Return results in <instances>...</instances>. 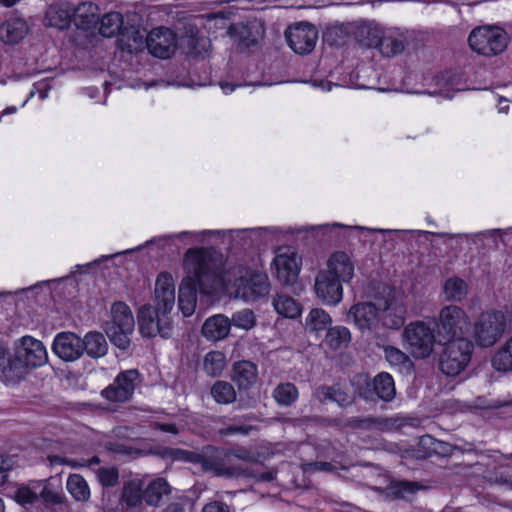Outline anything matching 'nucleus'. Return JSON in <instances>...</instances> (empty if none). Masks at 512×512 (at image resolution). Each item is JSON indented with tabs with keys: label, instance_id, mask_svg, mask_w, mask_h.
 <instances>
[{
	"label": "nucleus",
	"instance_id": "nucleus-1",
	"mask_svg": "<svg viewBox=\"0 0 512 512\" xmlns=\"http://www.w3.org/2000/svg\"><path fill=\"white\" fill-rule=\"evenodd\" d=\"M222 257L217 252L205 249H189L184 258L187 276L183 278L178 294V306L185 317L196 308L197 286L201 292L209 293L226 279L221 277Z\"/></svg>",
	"mask_w": 512,
	"mask_h": 512
},
{
	"label": "nucleus",
	"instance_id": "nucleus-2",
	"mask_svg": "<svg viewBox=\"0 0 512 512\" xmlns=\"http://www.w3.org/2000/svg\"><path fill=\"white\" fill-rule=\"evenodd\" d=\"M154 295L155 306L145 304L138 310L139 331L146 338L157 335L170 338L173 324L169 314L175 304V284L171 274L162 272L158 275Z\"/></svg>",
	"mask_w": 512,
	"mask_h": 512
},
{
	"label": "nucleus",
	"instance_id": "nucleus-3",
	"mask_svg": "<svg viewBox=\"0 0 512 512\" xmlns=\"http://www.w3.org/2000/svg\"><path fill=\"white\" fill-rule=\"evenodd\" d=\"M234 280L231 281L227 275H222L226 282L231 283L235 296L247 302H254L266 297L270 292L268 276L260 271L249 268H237L233 272ZM220 284H224L221 282Z\"/></svg>",
	"mask_w": 512,
	"mask_h": 512
},
{
	"label": "nucleus",
	"instance_id": "nucleus-4",
	"mask_svg": "<svg viewBox=\"0 0 512 512\" xmlns=\"http://www.w3.org/2000/svg\"><path fill=\"white\" fill-rule=\"evenodd\" d=\"M511 311L490 310L482 312L473 325L475 341L481 347L493 346L511 325Z\"/></svg>",
	"mask_w": 512,
	"mask_h": 512
},
{
	"label": "nucleus",
	"instance_id": "nucleus-5",
	"mask_svg": "<svg viewBox=\"0 0 512 512\" xmlns=\"http://www.w3.org/2000/svg\"><path fill=\"white\" fill-rule=\"evenodd\" d=\"M433 324L437 330L438 344L465 338L471 325L466 311L454 304L442 307L437 317L433 318Z\"/></svg>",
	"mask_w": 512,
	"mask_h": 512
},
{
	"label": "nucleus",
	"instance_id": "nucleus-6",
	"mask_svg": "<svg viewBox=\"0 0 512 512\" xmlns=\"http://www.w3.org/2000/svg\"><path fill=\"white\" fill-rule=\"evenodd\" d=\"M403 341L413 357L424 359L429 357L438 343L437 330L432 322L416 320L410 322L403 330Z\"/></svg>",
	"mask_w": 512,
	"mask_h": 512
},
{
	"label": "nucleus",
	"instance_id": "nucleus-7",
	"mask_svg": "<svg viewBox=\"0 0 512 512\" xmlns=\"http://www.w3.org/2000/svg\"><path fill=\"white\" fill-rule=\"evenodd\" d=\"M508 42V34L498 26L476 27L468 37L470 48L488 57L502 53L507 48Z\"/></svg>",
	"mask_w": 512,
	"mask_h": 512
},
{
	"label": "nucleus",
	"instance_id": "nucleus-8",
	"mask_svg": "<svg viewBox=\"0 0 512 512\" xmlns=\"http://www.w3.org/2000/svg\"><path fill=\"white\" fill-rule=\"evenodd\" d=\"M111 317L106 334L115 346L125 350L130 346V335L135 328L133 313L125 302L119 301L112 304Z\"/></svg>",
	"mask_w": 512,
	"mask_h": 512
},
{
	"label": "nucleus",
	"instance_id": "nucleus-9",
	"mask_svg": "<svg viewBox=\"0 0 512 512\" xmlns=\"http://www.w3.org/2000/svg\"><path fill=\"white\" fill-rule=\"evenodd\" d=\"M375 300L379 310V327L399 329L405 323V307L395 297L394 289L386 284L377 287Z\"/></svg>",
	"mask_w": 512,
	"mask_h": 512
},
{
	"label": "nucleus",
	"instance_id": "nucleus-10",
	"mask_svg": "<svg viewBox=\"0 0 512 512\" xmlns=\"http://www.w3.org/2000/svg\"><path fill=\"white\" fill-rule=\"evenodd\" d=\"M203 471L211 473L216 477L228 479L256 477L250 469L242 465L233 464L226 448L211 445L206 446V460H204Z\"/></svg>",
	"mask_w": 512,
	"mask_h": 512
},
{
	"label": "nucleus",
	"instance_id": "nucleus-11",
	"mask_svg": "<svg viewBox=\"0 0 512 512\" xmlns=\"http://www.w3.org/2000/svg\"><path fill=\"white\" fill-rule=\"evenodd\" d=\"M48 355L44 344L31 336H23L15 342L14 355L9 361L11 369L37 368L45 365Z\"/></svg>",
	"mask_w": 512,
	"mask_h": 512
},
{
	"label": "nucleus",
	"instance_id": "nucleus-12",
	"mask_svg": "<svg viewBox=\"0 0 512 512\" xmlns=\"http://www.w3.org/2000/svg\"><path fill=\"white\" fill-rule=\"evenodd\" d=\"M442 344L445 347L439 360L440 370L447 376H456L470 362L473 343L467 338H458Z\"/></svg>",
	"mask_w": 512,
	"mask_h": 512
},
{
	"label": "nucleus",
	"instance_id": "nucleus-13",
	"mask_svg": "<svg viewBox=\"0 0 512 512\" xmlns=\"http://www.w3.org/2000/svg\"><path fill=\"white\" fill-rule=\"evenodd\" d=\"M141 383L138 370L129 369L120 372L113 383L102 390L101 395L110 402L123 403L129 401Z\"/></svg>",
	"mask_w": 512,
	"mask_h": 512
},
{
	"label": "nucleus",
	"instance_id": "nucleus-14",
	"mask_svg": "<svg viewBox=\"0 0 512 512\" xmlns=\"http://www.w3.org/2000/svg\"><path fill=\"white\" fill-rule=\"evenodd\" d=\"M285 37L290 48L297 54H309L315 48L318 31L308 22L297 23L285 31Z\"/></svg>",
	"mask_w": 512,
	"mask_h": 512
},
{
	"label": "nucleus",
	"instance_id": "nucleus-15",
	"mask_svg": "<svg viewBox=\"0 0 512 512\" xmlns=\"http://www.w3.org/2000/svg\"><path fill=\"white\" fill-rule=\"evenodd\" d=\"M342 282L320 270L314 283V291L318 299L325 305L335 306L343 298Z\"/></svg>",
	"mask_w": 512,
	"mask_h": 512
},
{
	"label": "nucleus",
	"instance_id": "nucleus-16",
	"mask_svg": "<svg viewBox=\"0 0 512 512\" xmlns=\"http://www.w3.org/2000/svg\"><path fill=\"white\" fill-rule=\"evenodd\" d=\"M176 45V36L168 28H155L146 37V47L155 57L169 58L175 52Z\"/></svg>",
	"mask_w": 512,
	"mask_h": 512
},
{
	"label": "nucleus",
	"instance_id": "nucleus-17",
	"mask_svg": "<svg viewBox=\"0 0 512 512\" xmlns=\"http://www.w3.org/2000/svg\"><path fill=\"white\" fill-rule=\"evenodd\" d=\"M379 313L374 296L373 301L353 305L348 312V318L353 319L360 330L372 331L379 328Z\"/></svg>",
	"mask_w": 512,
	"mask_h": 512
},
{
	"label": "nucleus",
	"instance_id": "nucleus-18",
	"mask_svg": "<svg viewBox=\"0 0 512 512\" xmlns=\"http://www.w3.org/2000/svg\"><path fill=\"white\" fill-rule=\"evenodd\" d=\"M52 350L63 361L73 362L83 355V341L73 332H61L55 336Z\"/></svg>",
	"mask_w": 512,
	"mask_h": 512
},
{
	"label": "nucleus",
	"instance_id": "nucleus-19",
	"mask_svg": "<svg viewBox=\"0 0 512 512\" xmlns=\"http://www.w3.org/2000/svg\"><path fill=\"white\" fill-rule=\"evenodd\" d=\"M277 279L283 285H293L300 271L298 258L290 249L280 250L273 260Z\"/></svg>",
	"mask_w": 512,
	"mask_h": 512
},
{
	"label": "nucleus",
	"instance_id": "nucleus-20",
	"mask_svg": "<svg viewBox=\"0 0 512 512\" xmlns=\"http://www.w3.org/2000/svg\"><path fill=\"white\" fill-rule=\"evenodd\" d=\"M323 271L342 283H348L354 276L355 263L347 253L337 251L328 258Z\"/></svg>",
	"mask_w": 512,
	"mask_h": 512
},
{
	"label": "nucleus",
	"instance_id": "nucleus-21",
	"mask_svg": "<svg viewBox=\"0 0 512 512\" xmlns=\"http://www.w3.org/2000/svg\"><path fill=\"white\" fill-rule=\"evenodd\" d=\"M373 38L366 41L367 47H377L382 55L393 57L402 53L405 49V43L402 37L391 34L380 36L379 30H369Z\"/></svg>",
	"mask_w": 512,
	"mask_h": 512
},
{
	"label": "nucleus",
	"instance_id": "nucleus-22",
	"mask_svg": "<svg viewBox=\"0 0 512 512\" xmlns=\"http://www.w3.org/2000/svg\"><path fill=\"white\" fill-rule=\"evenodd\" d=\"M230 319L222 314L208 318L202 326V334L211 341L222 340L230 332Z\"/></svg>",
	"mask_w": 512,
	"mask_h": 512
},
{
	"label": "nucleus",
	"instance_id": "nucleus-23",
	"mask_svg": "<svg viewBox=\"0 0 512 512\" xmlns=\"http://www.w3.org/2000/svg\"><path fill=\"white\" fill-rule=\"evenodd\" d=\"M313 395L321 403L332 401L336 402L341 407L347 406L352 403V397L348 394L346 389L340 384H334L331 386H319L314 391Z\"/></svg>",
	"mask_w": 512,
	"mask_h": 512
},
{
	"label": "nucleus",
	"instance_id": "nucleus-24",
	"mask_svg": "<svg viewBox=\"0 0 512 512\" xmlns=\"http://www.w3.org/2000/svg\"><path fill=\"white\" fill-rule=\"evenodd\" d=\"M75 25L82 30H89L98 22V7L91 2H82L72 9Z\"/></svg>",
	"mask_w": 512,
	"mask_h": 512
},
{
	"label": "nucleus",
	"instance_id": "nucleus-25",
	"mask_svg": "<svg viewBox=\"0 0 512 512\" xmlns=\"http://www.w3.org/2000/svg\"><path fill=\"white\" fill-rule=\"evenodd\" d=\"M258 26L237 23L229 28V32L241 48H251L258 43L260 32Z\"/></svg>",
	"mask_w": 512,
	"mask_h": 512
},
{
	"label": "nucleus",
	"instance_id": "nucleus-26",
	"mask_svg": "<svg viewBox=\"0 0 512 512\" xmlns=\"http://www.w3.org/2000/svg\"><path fill=\"white\" fill-rule=\"evenodd\" d=\"M257 367L250 361H239L233 365L232 380L239 389L250 388L257 380Z\"/></svg>",
	"mask_w": 512,
	"mask_h": 512
},
{
	"label": "nucleus",
	"instance_id": "nucleus-27",
	"mask_svg": "<svg viewBox=\"0 0 512 512\" xmlns=\"http://www.w3.org/2000/svg\"><path fill=\"white\" fill-rule=\"evenodd\" d=\"M83 341V353L97 359L105 356L108 351V343L105 336L97 331H90L85 334Z\"/></svg>",
	"mask_w": 512,
	"mask_h": 512
},
{
	"label": "nucleus",
	"instance_id": "nucleus-28",
	"mask_svg": "<svg viewBox=\"0 0 512 512\" xmlns=\"http://www.w3.org/2000/svg\"><path fill=\"white\" fill-rule=\"evenodd\" d=\"M118 47L128 53H137L144 47V35L135 27L126 28L119 33Z\"/></svg>",
	"mask_w": 512,
	"mask_h": 512
},
{
	"label": "nucleus",
	"instance_id": "nucleus-29",
	"mask_svg": "<svg viewBox=\"0 0 512 512\" xmlns=\"http://www.w3.org/2000/svg\"><path fill=\"white\" fill-rule=\"evenodd\" d=\"M275 311L286 318L295 319L301 315V304L289 295L278 293L272 301Z\"/></svg>",
	"mask_w": 512,
	"mask_h": 512
},
{
	"label": "nucleus",
	"instance_id": "nucleus-30",
	"mask_svg": "<svg viewBox=\"0 0 512 512\" xmlns=\"http://www.w3.org/2000/svg\"><path fill=\"white\" fill-rule=\"evenodd\" d=\"M66 488L71 497L77 502H88L91 491L88 482L80 474H70L66 481Z\"/></svg>",
	"mask_w": 512,
	"mask_h": 512
},
{
	"label": "nucleus",
	"instance_id": "nucleus-31",
	"mask_svg": "<svg viewBox=\"0 0 512 512\" xmlns=\"http://www.w3.org/2000/svg\"><path fill=\"white\" fill-rule=\"evenodd\" d=\"M47 25L58 29L69 26L72 19V9L63 5H50L46 11Z\"/></svg>",
	"mask_w": 512,
	"mask_h": 512
},
{
	"label": "nucleus",
	"instance_id": "nucleus-32",
	"mask_svg": "<svg viewBox=\"0 0 512 512\" xmlns=\"http://www.w3.org/2000/svg\"><path fill=\"white\" fill-rule=\"evenodd\" d=\"M171 493V487L164 478H157L149 483L144 491V500L150 506H159L163 496Z\"/></svg>",
	"mask_w": 512,
	"mask_h": 512
},
{
	"label": "nucleus",
	"instance_id": "nucleus-33",
	"mask_svg": "<svg viewBox=\"0 0 512 512\" xmlns=\"http://www.w3.org/2000/svg\"><path fill=\"white\" fill-rule=\"evenodd\" d=\"M376 396L383 401H391L395 396L393 378L388 373L382 372L373 379Z\"/></svg>",
	"mask_w": 512,
	"mask_h": 512
},
{
	"label": "nucleus",
	"instance_id": "nucleus-34",
	"mask_svg": "<svg viewBox=\"0 0 512 512\" xmlns=\"http://www.w3.org/2000/svg\"><path fill=\"white\" fill-rule=\"evenodd\" d=\"M298 397V388L290 382L280 383L273 391L275 401L285 407L293 405Z\"/></svg>",
	"mask_w": 512,
	"mask_h": 512
},
{
	"label": "nucleus",
	"instance_id": "nucleus-35",
	"mask_svg": "<svg viewBox=\"0 0 512 512\" xmlns=\"http://www.w3.org/2000/svg\"><path fill=\"white\" fill-rule=\"evenodd\" d=\"M332 322L330 315L322 308L312 309L305 322V328L309 332H319L325 330Z\"/></svg>",
	"mask_w": 512,
	"mask_h": 512
},
{
	"label": "nucleus",
	"instance_id": "nucleus-36",
	"mask_svg": "<svg viewBox=\"0 0 512 512\" xmlns=\"http://www.w3.org/2000/svg\"><path fill=\"white\" fill-rule=\"evenodd\" d=\"M351 341V334L348 328L335 326L327 331L325 343L334 350L346 347Z\"/></svg>",
	"mask_w": 512,
	"mask_h": 512
},
{
	"label": "nucleus",
	"instance_id": "nucleus-37",
	"mask_svg": "<svg viewBox=\"0 0 512 512\" xmlns=\"http://www.w3.org/2000/svg\"><path fill=\"white\" fill-rule=\"evenodd\" d=\"M492 366L497 371L507 372L512 370V337L493 356Z\"/></svg>",
	"mask_w": 512,
	"mask_h": 512
},
{
	"label": "nucleus",
	"instance_id": "nucleus-38",
	"mask_svg": "<svg viewBox=\"0 0 512 512\" xmlns=\"http://www.w3.org/2000/svg\"><path fill=\"white\" fill-rule=\"evenodd\" d=\"M211 395L218 404H230L236 400V391L226 381H216L211 387Z\"/></svg>",
	"mask_w": 512,
	"mask_h": 512
},
{
	"label": "nucleus",
	"instance_id": "nucleus-39",
	"mask_svg": "<svg viewBox=\"0 0 512 512\" xmlns=\"http://www.w3.org/2000/svg\"><path fill=\"white\" fill-rule=\"evenodd\" d=\"M123 24L122 15L119 12H110L105 14L100 21L99 32L104 37H113L120 33Z\"/></svg>",
	"mask_w": 512,
	"mask_h": 512
},
{
	"label": "nucleus",
	"instance_id": "nucleus-40",
	"mask_svg": "<svg viewBox=\"0 0 512 512\" xmlns=\"http://www.w3.org/2000/svg\"><path fill=\"white\" fill-rule=\"evenodd\" d=\"M467 284L459 278H450L445 282V298L450 301L460 302L467 295Z\"/></svg>",
	"mask_w": 512,
	"mask_h": 512
},
{
	"label": "nucleus",
	"instance_id": "nucleus-41",
	"mask_svg": "<svg viewBox=\"0 0 512 512\" xmlns=\"http://www.w3.org/2000/svg\"><path fill=\"white\" fill-rule=\"evenodd\" d=\"M385 358L392 365L400 369V371H410L413 367L411 359L400 349L387 346L384 348Z\"/></svg>",
	"mask_w": 512,
	"mask_h": 512
},
{
	"label": "nucleus",
	"instance_id": "nucleus-42",
	"mask_svg": "<svg viewBox=\"0 0 512 512\" xmlns=\"http://www.w3.org/2000/svg\"><path fill=\"white\" fill-rule=\"evenodd\" d=\"M419 489L420 486L416 482L410 481L392 482L388 487L389 494L394 499H409Z\"/></svg>",
	"mask_w": 512,
	"mask_h": 512
},
{
	"label": "nucleus",
	"instance_id": "nucleus-43",
	"mask_svg": "<svg viewBox=\"0 0 512 512\" xmlns=\"http://www.w3.org/2000/svg\"><path fill=\"white\" fill-rule=\"evenodd\" d=\"M122 500L129 507H137L144 499V492H142L141 485L136 481H130L123 486Z\"/></svg>",
	"mask_w": 512,
	"mask_h": 512
},
{
	"label": "nucleus",
	"instance_id": "nucleus-44",
	"mask_svg": "<svg viewBox=\"0 0 512 512\" xmlns=\"http://www.w3.org/2000/svg\"><path fill=\"white\" fill-rule=\"evenodd\" d=\"M504 234L501 229H491L475 234H459L458 237L470 239L471 242L475 245H481L483 249L487 248L486 239L485 238H493V249H498V238Z\"/></svg>",
	"mask_w": 512,
	"mask_h": 512
},
{
	"label": "nucleus",
	"instance_id": "nucleus-45",
	"mask_svg": "<svg viewBox=\"0 0 512 512\" xmlns=\"http://www.w3.org/2000/svg\"><path fill=\"white\" fill-rule=\"evenodd\" d=\"M224 368V355L221 352L213 351L206 354L204 369L211 376H217Z\"/></svg>",
	"mask_w": 512,
	"mask_h": 512
},
{
	"label": "nucleus",
	"instance_id": "nucleus-46",
	"mask_svg": "<svg viewBox=\"0 0 512 512\" xmlns=\"http://www.w3.org/2000/svg\"><path fill=\"white\" fill-rule=\"evenodd\" d=\"M235 327L249 330L256 324L255 315L250 309H243L235 312L230 320Z\"/></svg>",
	"mask_w": 512,
	"mask_h": 512
},
{
	"label": "nucleus",
	"instance_id": "nucleus-47",
	"mask_svg": "<svg viewBox=\"0 0 512 512\" xmlns=\"http://www.w3.org/2000/svg\"><path fill=\"white\" fill-rule=\"evenodd\" d=\"M96 476L105 488L114 487L119 482V472L116 467H100L96 470Z\"/></svg>",
	"mask_w": 512,
	"mask_h": 512
},
{
	"label": "nucleus",
	"instance_id": "nucleus-48",
	"mask_svg": "<svg viewBox=\"0 0 512 512\" xmlns=\"http://www.w3.org/2000/svg\"><path fill=\"white\" fill-rule=\"evenodd\" d=\"M269 232L268 228H251V229H237V230H229V233L233 235L234 238H240L245 242L247 239L250 240L251 243L260 242L265 234Z\"/></svg>",
	"mask_w": 512,
	"mask_h": 512
},
{
	"label": "nucleus",
	"instance_id": "nucleus-49",
	"mask_svg": "<svg viewBox=\"0 0 512 512\" xmlns=\"http://www.w3.org/2000/svg\"><path fill=\"white\" fill-rule=\"evenodd\" d=\"M185 45L188 48V53L194 56H199L207 52L210 42L206 37L192 34L185 40Z\"/></svg>",
	"mask_w": 512,
	"mask_h": 512
},
{
	"label": "nucleus",
	"instance_id": "nucleus-50",
	"mask_svg": "<svg viewBox=\"0 0 512 512\" xmlns=\"http://www.w3.org/2000/svg\"><path fill=\"white\" fill-rule=\"evenodd\" d=\"M38 494L28 486H21L15 492V500L20 505L34 504L38 501Z\"/></svg>",
	"mask_w": 512,
	"mask_h": 512
},
{
	"label": "nucleus",
	"instance_id": "nucleus-51",
	"mask_svg": "<svg viewBox=\"0 0 512 512\" xmlns=\"http://www.w3.org/2000/svg\"><path fill=\"white\" fill-rule=\"evenodd\" d=\"M230 460L236 458L244 462H255L256 458L254 453L245 447L226 448Z\"/></svg>",
	"mask_w": 512,
	"mask_h": 512
},
{
	"label": "nucleus",
	"instance_id": "nucleus-52",
	"mask_svg": "<svg viewBox=\"0 0 512 512\" xmlns=\"http://www.w3.org/2000/svg\"><path fill=\"white\" fill-rule=\"evenodd\" d=\"M45 503L57 505L62 504L65 497L62 493L54 491L49 487L45 486L40 494L38 495Z\"/></svg>",
	"mask_w": 512,
	"mask_h": 512
},
{
	"label": "nucleus",
	"instance_id": "nucleus-53",
	"mask_svg": "<svg viewBox=\"0 0 512 512\" xmlns=\"http://www.w3.org/2000/svg\"><path fill=\"white\" fill-rule=\"evenodd\" d=\"M107 448H108V450H110L111 452H113L115 454L127 455V456H131V457H136V456L141 455V451L134 449L133 447L125 445L123 443L109 442L107 444Z\"/></svg>",
	"mask_w": 512,
	"mask_h": 512
},
{
	"label": "nucleus",
	"instance_id": "nucleus-54",
	"mask_svg": "<svg viewBox=\"0 0 512 512\" xmlns=\"http://www.w3.org/2000/svg\"><path fill=\"white\" fill-rule=\"evenodd\" d=\"M253 429L251 425H230L219 430L220 435L229 436L234 434L248 435Z\"/></svg>",
	"mask_w": 512,
	"mask_h": 512
},
{
	"label": "nucleus",
	"instance_id": "nucleus-55",
	"mask_svg": "<svg viewBox=\"0 0 512 512\" xmlns=\"http://www.w3.org/2000/svg\"><path fill=\"white\" fill-rule=\"evenodd\" d=\"M201 512H233L231 506L220 500H213L206 503Z\"/></svg>",
	"mask_w": 512,
	"mask_h": 512
},
{
	"label": "nucleus",
	"instance_id": "nucleus-56",
	"mask_svg": "<svg viewBox=\"0 0 512 512\" xmlns=\"http://www.w3.org/2000/svg\"><path fill=\"white\" fill-rule=\"evenodd\" d=\"M422 442L427 444L428 442L433 444V450L442 455L448 454L450 452V445L441 441H436L431 436H425L422 438Z\"/></svg>",
	"mask_w": 512,
	"mask_h": 512
},
{
	"label": "nucleus",
	"instance_id": "nucleus-57",
	"mask_svg": "<svg viewBox=\"0 0 512 512\" xmlns=\"http://www.w3.org/2000/svg\"><path fill=\"white\" fill-rule=\"evenodd\" d=\"M47 460L49 461L50 466H54V465L59 464V465H67V466H71L73 468H76L79 465L78 461L73 460V459H69V458H66V457H62V456H59V455H48L47 456Z\"/></svg>",
	"mask_w": 512,
	"mask_h": 512
},
{
	"label": "nucleus",
	"instance_id": "nucleus-58",
	"mask_svg": "<svg viewBox=\"0 0 512 512\" xmlns=\"http://www.w3.org/2000/svg\"><path fill=\"white\" fill-rule=\"evenodd\" d=\"M358 393L360 397L364 398L365 400H373L374 396L376 395L373 381L370 382L367 378H365V383L359 387Z\"/></svg>",
	"mask_w": 512,
	"mask_h": 512
},
{
	"label": "nucleus",
	"instance_id": "nucleus-59",
	"mask_svg": "<svg viewBox=\"0 0 512 512\" xmlns=\"http://www.w3.org/2000/svg\"><path fill=\"white\" fill-rule=\"evenodd\" d=\"M204 460H206V446L202 449L200 453L187 451L185 461L200 464L202 469L204 470Z\"/></svg>",
	"mask_w": 512,
	"mask_h": 512
},
{
	"label": "nucleus",
	"instance_id": "nucleus-60",
	"mask_svg": "<svg viewBox=\"0 0 512 512\" xmlns=\"http://www.w3.org/2000/svg\"><path fill=\"white\" fill-rule=\"evenodd\" d=\"M161 512H189L187 502L185 500L173 501L166 505Z\"/></svg>",
	"mask_w": 512,
	"mask_h": 512
},
{
	"label": "nucleus",
	"instance_id": "nucleus-61",
	"mask_svg": "<svg viewBox=\"0 0 512 512\" xmlns=\"http://www.w3.org/2000/svg\"><path fill=\"white\" fill-rule=\"evenodd\" d=\"M308 470H318V471H325V472H331L333 471V466L329 462H315V463H309Z\"/></svg>",
	"mask_w": 512,
	"mask_h": 512
},
{
	"label": "nucleus",
	"instance_id": "nucleus-62",
	"mask_svg": "<svg viewBox=\"0 0 512 512\" xmlns=\"http://www.w3.org/2000/svg\"><path fill=\"white\" fill-rule=\"evenodd\" d=\"M369 30H378V29L366 26V27L360 28L358 31L359 41L365 46H366V41H369L371 38H373V34L369 33Z\"/></svg>",
	"mask_w": 512,
	"mask_h": 512
},
{
	"label": "nucleus",
	"instance_id": "nucleus-63",
	"mask_svg": "<svg viewBox=\"0 0 512 512\" xmlns=\"http://www.w3.org/2000/svg\"><path fill=\"white\" fill-rule=\"evenodd\" d=\"M14 461L11 457L0 454V472L8 471L12 468Z\"/></svg>",
	"mask_w": 512,
	"mask_h": 512
},
{
	"label": "nucleus",
	"instance_id": "nucleus-64",
	"mask_svg": "<svg viewBox=\"0 0 512 512\" xmlns=\"http://www.w3.org/2000/svg\"><path fill=\"white\" fill-rule=\"evenodd\" d=\"M155 427L162 432L177 434L178 428L175 424L155 423Z\"/></svg>",
	"mask_w": 512,
	"mask_h": 512
}]
</instances>
